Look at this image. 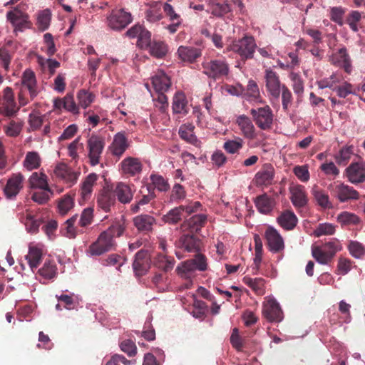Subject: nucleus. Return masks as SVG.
<instances>
[{"label":"nucleus","instance_id":"f257e3e1","mask_svg":"<svg viewBox=\"0 0 365 365\" xmlns=\"http://www.w3.org/2000/svg\"><path fill=\"white\" fill-rule=\"evenodd\" d=\"M125 228V220L123 217L113 221L109 227L102 232L98 239L88 247L87 253L91 256H100L114 250L116 246L115 238L122 236Z\"/></svg>","mask_w":365,"mask_h":365},{"label":"nucleus","instance_id":"f03ea898","mask_svg":"<svg viewBox=\"0 0 365 365\" xmlns=\"http://www.w3.org/2000/svg\"><path fill=\"white\" fill-rule=\"evenodd\" d=\"M257 48L255 38L251 35L245 34L242 38L236 40L230 44L227 50L238 54L240 59L245 61L254 57Z\"/></svg>","mask_w":365,"mask_h":365},{"label":"nucleus","instance_id":"7ed1b4c3","mask_svg":"<svg viewBox=\"0 0 365 365\" xmlns=\"http://www.w3.org/2000/svg\"><path fill=\"white\" fill-rule=\"evenodd\" d=\"M202 67L203 73L215 81L227 76L230 71L229 64L224 57L205 60Z\"/></svg>","mask_w":365,"mask_h":365},{"label":"nucleus","instance_id":"20e7f679","mask_svg":"<svg viewBox=\"0 0 365 365\" xmlns=\"http://www.w3.org/2000/svg\"><path fill=\"white\" fill-rule=\"evenodd\" d=\"M105 147L103 138L92 135L87 140L88 158L92 166L100 163L101 155Z\"/></svg>","mask_w":365,"mask_h":365},{"label":"nucleus","instance_id":"39448f33","mask_svg":"<svg viewBox=\"0 0 365 365\" xmlns=\"http://www.w3.org/2000/svg\"><path fill=\"white\" fill-rule=\"evenodd\" d=\"M250 114L257 127L261 130H267L271 129L273 123V113L269 106L257 109L252 108Z\"/></svg>","mask_w":365,"mask_h":365},{"label":"nucleus","instance_id":"423d86ee","mask_svg":"<svg viewBox=\"0 0 365 365\" xmlns=\"http://www.w3.org/2000/svg\"><path fill=\"white\" fill-rule=\"evenodd\" d=\"M264 79L267 91L269 96L278 100L283 85L281 84L279 76L271 68H267L264 72Z\"/></svg>","mask_w":365,"mask_h":365},{"label":"nucleus","instance_id":"0eeeda50","mask_svg":"<svg viewBox=\"0 0 365 365\" xmlns=\"http://www.w3.org/2000/svg\"><path fill=\"white\" fill-rule=\"evenodd\" d=\"M6 18L14 26L15 32H21L24 29L30 28L31 22L29 21L28 14L17 8L8 11Z\"/></svg>","mask_w":365,"mask_h":365},{"label":"nucleus","instance_id":"6e6552de","mask_svg":"<svg viewBox=\"0 0 365 365\" xmlns=\"http://www.w3.org/2000/svg\"><path fill=\"white\" fill-rule=\"evenodd\" d=\"M131 21V14L123 9L113 11L108 17V25L113 30L123 29Z\"/></svg>","mask_w":365,"mask_h":365},{"label":"nucleus","instance_id":"1a4fd4ad","mask_svg":"<svg viewBox=\"0 0 365 365\" xmlns=\"http://www.w3.org/2000/svg\"><path fill=\"white\" fill-rule=\"evenodd\" d=\"M24 178L21 173H14L4 187V194L9 200H14L24 187Z\"/></svg>","mask_w":365,"mask_h":365},{"label":"nucleus","instance_id":"9d476101","mask_svg":"<svg viewBox=\"0 0 365 365\" xmlns=\"http://www.w3.org/2000/svg\"><path fill=\"white\" fill-rule=\"evenodd\" d=\"M274 168L270 163L264 164L255 174L254 182L257 187H268L274 182Z\"/></svg>","mask_w":365,"mask_h":365},{"label":"nucleus","instance_id":"9b49d317","mask_svg":"<svg viewBox=\"0 0 365 365\" xmlns=\"http://www.w3.org/2000/svg\"><path fill=\"white\" fill-rule=\"evenodd\" d=\"M182 234L177 242L178 246L188 252H197L200 251L201 240L195 236V233L182 232Z\"/></svg>","mask_w":365,"mask_h":365},{"label":"nucleus","instance_id":"f8f14e48","mask_svg":"<svg viewBox=\"0 0 365 365\" xmlns=\"http://www.w3.org/2000/svg\"><path fill=\"white\" fill-rule=\"evenodd\" d=\"M262 314L270 322H279L283 319V312L279 304L274 299H268L264 303Z\"/></svg>","mask_w":365,"mask_h":365},{"label":"nucleus","instance_id":"ddd939ff","mask_svg":"<svg viewBox=\"0 0 365 365\" xmlns=\"http://www.w3.org/2000/svg\"><path fill=\"white\" fill-rule=\"evenodd\" d=\"M330 62L349 73L351 71V59L346 48L341 46L336 52L330 56Z\"/></svg>","mask_w":365,"mask_h":365},{"label":"nucleus","instance_id":"4468645a","mask_svg":"<svg viewBox=\"0 0 365 365\" xmlns=\"http://www.w3.org/2000/svg\"><path fill=\"white\" fill-rule=\"evenodd\" d=\"M267 244L271 252L278 253L284 249L282 237L278 231L272 227H268L264 232Z\"/></svg>","mask_w":365,"mask_h":365},{"label":"nucleus","instance_id":"2eb2a0df","mask_svg":"<svg viewBox=\"0 0 365 365\" xmlns=\"http://www.w3.org/2000/svg\"><path fill=\"white\" fill-rule=\"evenodd\" d=\"M176 54L181 61L192 63L202 56V50L192 46H180L178 47Z\"/></svg>","mask_w":365,"mask_h":365},{"label":"nucleus","instance_id":"dca6fc26","mask_svg":"<svg viewBox=\"0 0 365 365\" xmlns=\"http://www.w3.org/2000/svg\"><path fill=\"white\" fill-rule=\"evenodd\" d=\"M193 212L192 206L180 205L170 210L163 217V220L170 225H175Z\"/></svg>","mask_w":365,"mask_h":365},{"label":"nucleus","instance_id":"f3484780","mask_svg":"<svg viewBox=\"0 0 365 365\" xmlns=\"http://www.w3.org/2000/svg\"><path fill=\"white\" fill-rule=\"evenodd\" d=\"M235 123L245 138L253 140L257 137L256 129L251 119L242 114L237 117Z\"/></svg>","mask_w":365,"mask_h":365},{"label":"nucleus","instance_id":"a211bd4d","mask_svg":"<svg viewBox=\"0 0 365 365\" xmlns=\"http://www.w3.org/2000/svg\"><path fill=\"white\" fill-rule=\"evenodd\" d=\"M207 222V216L204 214L195 215L185 220L180 225L182 232L196 233L201 230Z\"/></svg>","mask_w":365,"mask_h":365},{"label":"nucleus","instance_id":"6ab92c4d","mask_svg":"<svg viewBox=\"0 0 365 365\" xmlns=\"http://www.w3.org/2000/svg\"><path fill=\"white\" fill-rule=\"evenodd\" d=\"M56 176L70 185L76 182L79 174L73 171L67 164L60 163L54 169Z\"/></svg>","mask_w":365,"mask_h":365},{"label":"nucleus","instance_id":"aec40b11","mask_svg":"<svg viewBox=\"0 0 365 365\" xmlns=\"http://www.w3.org/2000/svg\"><path fill=\"white\" fill-rule=\"evenodd\" d=\"M334 195L340 202H347L351 200H358L359 198V193L354 187L345 185L344 183H339L336 185L333 189Z\"/></svg>","mask_w":365,"mask_h":365},{"label":"nucleus","instance_id":"412c9836","mask_svg":"<svg viewBox=\"0 0 365 365\" xmlns=\"http://www.w3.org/2000/svg\"><path fill=\"white\" fill-rule=\"evenodd\" d=\"M115 194L108 189L103 188L97 196V206L106 212L110 211L115 204Z\"/></svg>","mask_w":365,"mask_h":365},{"label":"nucleus","instance_id":"4be33fe9","mask_svg":"<svg viewBox=\"0 0 365 365\" xmlns=\"http://www.w3.org/2000/svg\"><path fill=\"white\" fill-rule=\"evenodd\" d=\"M346 175L352 183L365 181V163H351L346 168Z\"/></svg>","mask_w":365,"mask_h":365},{"label":"nucleus","instance_id":"5701e85b","mask_svg":"<svg viewBox=\"0 0 365 365\" xmlns=\"http://www.w3.org/2000/svg\"><path fill=\"white\" fill-rule=\"evenodd\" d=\"M254 202L259 212L263 215L270 214L276 205L275 200L266 193L256 197Z\"/></svg>","mask_w":365,"mask_h":365},{"label":"nucleus","instance_id":"b1692460","mask_svg":"<svg viewBox=\"0 0 365 365\" xmlns=\"http://www.w3.org/2000/svg\"><path fill=\"white\" fill-rule=\"evenodd\" d=\"M21 84L26 87L31 99L38 95L37 81L34 72L31 69H26L21 76Z\"/></svg>","mask_w":365,"mask_h":365},{"label":"nucleus","instance_id":"393cba45","mask_svg":"<svg viewBox=\"0 0 365 365\" xmlns=\"http://www.w3.org/2000/svg\"><path fill=\"white\" fill-rule=\"evenodd\" d=\"M121 170L124 174L134 176L142 171L143 165L136 158L127 157L120 163Z\"/></svg>","mask_w":365,"mask_h":365},{"label":"nucleus","instance_id":"a878e982","mask_svg":"<svg viewBox=\"0 0 365 365\" xmlns=\"http://www.w3.org/2000/svg\"><path fill=\"white\" fill-rule=\"evenodd\" d=\"M2 107L4 108V113L5 115L8 117L14 116L19 110V108L16 107L14 98L13 91L9 87H6L4 89V102L2 103Z\"/></svg>","mask_w":365,"mask_h":365},{"label":"nucleus","instance_id":"bb28decb","mask_svg":"<svg viewBox=\"0 0 365 365\" xmlns=\"http://www.w3.org/2000/svg\"><path fill=\"white\" fill-rule=\"evenodd\" d=\"M152 84L156 93H165L170 87L171 81L165 72L159 71L153 76Z\"/></svg>","mask_w":365,"mask_h":365},{"label":"nucleus","instance_id":"cd10ccee","mask_svg":"<svg viewBox=\"0 0 365 365\" xmlns=\"http://www.w3.org/2000/svg\"><path fill=\"white\" fill-rule=\"evenodd\" d=\"M291 201L295 207H302L307 203V197L303 185H297L290 187Z\"/></svg>","mask_w":365,"mask_h":365},{"label":"nucleus","instance_id":"c85d7f7f","mask_svg":"<svg viewBox=\"0 0 365 365\" xmlns=\"http://www.w3.org/2000/svg\"><path fill=\"white\" fill-rule=\"evenodd\" d=\"M133 223L139 232H148L153 230L155 219L149 215H140L134 217Z\"/></svg>","mask_w":365,"mask_h":365},{"label":"nucleus","instance_id":"c756f323","mask_svg":"<svg viewBox=\"0 0 365 365\" xmlns=\"http://www.w3.org/2000/svg\"><path fill=\"white\" fill-rule=\"evenodd\" d=\"M133 267L137 275L142 276L145 274L149 268L146 252L140 250L136 253Z\"/></svg>","mask_w":365,"mask_h":365},{"label":"nucleus","instance_id":"7c9ffc66","mask_svg":"<svg viewBox=\"0 0 365 365\" xmlns=\"http://www.w3.org/2000/svg\"><path fill=\"white\" fill-rule=\"evenodd\" d=\"M129 145L125 135L121 133H117L113 139L110 146L111 153L113 155L118 158L121 157L128 149Z\"/></svg>","mask_w":365,"mask_h":365},{"label":"nucleus","instance_id":"2f4dec72","mask_svg":"<svg viewBox=\"0 0 365 365\" xmlns=\"http://www.w3.org/2000/svg\"><path fill=\"white\" fill-rule=\"evenodd\" d=\"M195 269H197L196 265L192 259L185 262L180 267H178L177 270L180 277L187 280L185 284V289H189L191 287V278L193 277V273Z\"/></svg>","mask_w":365,"mask_h":365},{"label":"nucleus","instance_id":"473e14b6","mask_svg":"<svg viewBox=\"0 0 365 365\" xmlns=\"http://www.w3.org/2000/svg\"><path fill=\"white\" fill-rule=\"evenodd\" d=\"M243 282L248 286L257 295H264L265 294L266 281L262 277L252 278L245 276Z\"/></svg>","mask_w":365,"mask_h":365},{"label":"nucleus","instance_id":"72a5a7b5","mask_svg":"<svg viewBox=\"0 0 365 365\" xmlns=\"http://www.w3.org/2000/svg\"><path fill=\"white\" fill-rule=\"evenodd\" d=\"M172 109L174 113L187 114L188 113L187 101L182 92H177L173 96Z\"/></svg>","mask_w":365,"mask_h":365},{"label":"nucleus","instance_id":"f704fd0d","mask_svg":"<svg viewBox=\"0 0 365 365\" xmlns=\"http://www.w3.org/2000/svg\"><path fill=\"white\" fill-rule=\"evenodd\" d=\"M175 263V259L167 253H158L153 259L154 265L165 272L173 269Z\"/></svg>","mask_w":365,"mask_h":365},{"label":"nucleus","instance_id":"c9c22d12","mask_svg":"<svg viewBox=\"0 0 365 365\" xmlns=\"http://www.w3.org/2000/svg\"><path fill=\"white\" fill-rule=\"evenodd\" d=\"M277 222L284 230H292L297 225V217L293 212L287 210L278 217Z\"/></svg>","mask_w":365,"mask_h":365},{"label":"nucleus","instance_id":"e433bc0d","mask_svg":"<svg viewBox=\"0 0 365 365\" xmlns=\"http://www.w3.org/2000/svg\"><path fill=\"white\" fill-rule=\"evenodd\" d=\"M113 192L115 194V197H118V200L123 204L129 203L133 197L130 187L123 182H119Z\"/></svg>","mask_w":365,"mask_h":365},{"label":"nucleus","instance_id":"4c0bfd02","mask_svg":"<svg viewBox=\"0 0 365 365\" xmlns=\"http://www.w3.org/2000/svg\"><path fill=\"white\" fill-rule=\"evenodd\" d=\"M209 6L211 14L217 17H221L231 11V6L227 1L220 2L217 0H210Z\"/></svg>","mask_w":365,"mask_h":365},{"label":"nucleus","instance_id":"58836bf2","mask_svg":"<svg viewBox=\"0 0 365 365\" xmlns=\"http://www.w3.org/2000/svg\"><path fill=\"white\" fill-rule=\"evenodd\" d=\"M42 259V250L36 246L30 245L28 255L26 259L28 261L29 267L33 270L38 267Z\"/></svg>","mask_w":365,"mask_h":365},{"label":"nucleus","instance_id":"ea45409f","mask_svg":"<svg viewBox=\"0 0 365 365\" xmlns=\"http://www.w3.org/2000/svg\"><path fill=\"white\" fill-rule=\"evenodd\" d=\"M148 50L151 56L157 58H162L167 54L168 47V45L162 41L153 40Z\"/></svg>","mask_w":365,"mask_h":365},{"label":"nucleus","instance_id":"a19ab883","mask_svg":"<svg viewBox=\"0 0 365 365\" xmlns=\"http://www.w3.org/2000/svg\"><path fill=\"white\" fill-rule=\"evenodd\" d=\"M98 180V175L96 173L89 174L82 183L81 195L82 198L86 200L91 195L93 187Z\"/></svg>","mask_w":365,"mask_h":365},{"label":"nucleus","instance_id":"79ce46f5","mask_svg":"<svg viewBox=\"0 0 365 365\" xmlns=\"http://www.w3.org/2000/svg\"><path fill=\"white\" fill-rule=\"evenodd\" d=\"M195 126L192 123L182 124L179 128V135L187 143L194 144L197 142V138L194 134Z\"/></svg>","mask_w":365,"mask_h":365},{"label":"nucleus","instance_id":"37998d69","mask_svg":"<svg viewBox=\"0 0 365 365\" xmlns=\"http://www.w3.org/2000/svg\"><path fill=\"white\" fill-rule=\"evenodd\" d=\"M38 272L43 279H51L56 276V264L53 261L46 260L43 267L38 269Z\"/></svg>","mask_w":365,"mask_h":365},{"label":"nucleus","instance_id":"c03bdc74","mask_svg":"<svg viewBox=\"0 0 365 365\" xmlns=\"http://www.w3.org/2000/svg\"><path fill=\"white\" fill-rule=\"evenodd\" d=\"M152 188L157 189L160 192H166L170 189V185L166 179L158 174H151L150 176Z\"/></svg>","mask_w":365,"mask_h":365},{"label":"nucleus","instance_id":"a18cd8bd","mask_svg":"<svg viewBox=\"0 0 365 365\" xmlns=\"http://www.w3.org/2000/svg\"><path fill=\"white\" fill-rule=\"evenodd\" d=\"M29 183L32 188H40L44 190H49V187L47 183L46 175L44 174H38L34 173L30 178Z\"/></svg>","mask_w":365,"mask_h":365},{"label":"nucleus","instance_id":"49530a36","mask_svg":"<svg viewBox=\"0 0 365 365\" xmlns=\"http://www.w3.org/2000/svg\"><path fill=\"white\" fill-rule=\"evenodd\" d=\"M353 153L354 147L352 145L344 146L340 149L339 153L335 155V161L339 165H346L349 161Z\"/></svg>","mask_w":365,"mask_h":365},{"label":"nucleus","instance_id":"de8ad7c7","mask_svg":"<svg viewBox=\"0 0 365 365\" xmlns=\"http://www.w3.org/2000/svg\"><path fill=\"white\" fill-rule=\"evenodd\" d=\"M338 222L342 225H356L360 223V218L354 213L342 212L337 217Z\"/></svg>","mask_w":365,"mask_h":365},{"label":"nucleus","instance_id":"09e8293b","mask_svg":"<svg viewBox=\"0 0 365 365\" xmlns=\"http://www.w3.org/2000/svg\"><path fill=\"white\" fill-rule=\"evenodd\" d=\"M41 165V158L38 153L29 152L26 155L24 166L29 170L37 169Z\"/></svg>","mask_w":365,"mask_h":365},{"label":"nucleus","instance_id":"8fccbe9b","mask_svg":"<svg viewBox=\"0 0 365 365\" xmlns=\"http://www.w3.org/2000/svg\"><path fill=\"white\" fill-rule=\"evenodd\" d=\"M312 194L319 205L324 208H329L331 207V203L329 200L328 195L320 190L318 186H314L312 188Z\"/></svg>","mask_w":365,"mask_h":365},{"label":"nucleus","instance_id":"3c124183","mask_svg":"<svg viewBox=\"0 0 365 365\" xmlns=\"http://www.w3.org/2000/svg\"><path fill=\"white\" fill-rule=\"evenodd\" d=\"M312 254L313 257L322 264H328L332 261V257L328 255L319 246L314 247L312 249Z\"/></svg>","mask_w":365,"mask_h":365},{"label":"nucleus","instance_id":"603ef678","mask_svg":"<svg viewBox=\"0 0 365 365\" xmlns=\"http://www.w3.org/2000/svg\"><path fill=\"white\" fill-rule=\"evenodd\" d=\"M51 14L50 10L45 9L39 12L37 16V26L39 30L43 31L46 30L51 22Z\"/></svg>","mask_w":365,"mask_h":365},{"label":"nucleus","instance_id":"864d4df0","mask_svg":"<svg viewBox=\"0 0 365 365\" xmlns=\"http://www.w3.org/2000/svg\"><path fill=\"white\" fill-rule=\"evenodd\" d=\"M78 219V215H75L71 218L68 219L65 222V230L66 231V235L68 238H75L78 233H83V230H78L74 226Z\"/></svg>","mask_w":365,"mask_h":365},{"label":"nucleus","instance_id":"5fc2aeb1","mask_svg":"<svg viewBox=\"0 0 365 365\" xmlns=\"http://www.w3.org/2000/svg\"><path fill=\"white\" fill-rule=\"evenodd\" d=\"M244 141L241 138H237L235 140H228L225 142L223 148L230 154H235L243 147Z\"/></svg>","mask_w":365,"mask_h":365},{"label":"nucleus","instance_id":"6e6d98bb","mask_svg":"<svg viewBox=\"0 0 365 365\" xmlns=\"http://www.w3.org/2000/svg\"><path fill=\"white\" fill-rule=\"evenodd\" d=\"M348 250L351 255L355 258L360 259L365 256V247L358 241H350Z\"/></svg>","mask_w":365,"mask_h":365},{"label":"nucleus","instance_id":"4d7b16f0","mask_svg":"<svg viewBox=\"0 0 365 365\" xmlns=\"http://www.w3.org/2000/svg\"><path fill=\"white\" fill-rule=\"evenodd\" d=\"M78 106L83 108L89 106L94 100V95L86 90H80L77 94Z\"/></svg>","mask_w":365,"mask_h":365},{"label":"nucleus","instance_id":"13d9d810","mask_svg":"<svg viewBox=\"0 0 365 365\" xmlns=\"http://www.w3.org/2000/svg\"><path fill=\"white\" fill-rule=\"evenodd\" d=\"M328 255L334 258L336 253L342 249L339 241L336 239H333L331 241L324 243L322 246H319Z\"/></svg>","mask_w":365,"mask_h":365},{"label":"nucleus","instance_id":"bf43d9fd","mask_svg":"<svg viewBox=\"0 0 365 365\" xmlns=\"http://www.w3.org/2000/svg\"><path fill=\"white\" fill-rule=\"evenodd\" d=\"M81 137L78 136L73 141H72L68 145V155L73 160H76L78 159L79 155L78 154V150L83 148V144L82 143H81Z\"/></svg>","mask_w":365,"mask_h":365},{"label":"nucleus","instance_id":"052dcab7","mask_svg":"<svg viewBox=\"0 0 365 365\" xmlns=\"http://www.w3.org/2000/svg\"><path fill=\"white\" fill-rule=\"evenodd\" d=\"M152 42L151 33L144 28L138 39L137 46L142 49H148Z\"/></svg>","mask_w":365,"mask_h":365},{"label":"nucleus","instance_id":"680f3d73","mask_svg":"<svg viewBox=\"0 0 365 365\" xmlns=\"http://www.w3.org/2000/svg\"><path fill=\"white\" fill-rule=\"evenodd\" d=\"M74 205L73 199L70 195H65L58 202V210L61 215L66 214Z\"/></svg>","mask_w":365,"mask_h":365},{"label":"nucleus","instance_id":"e2e57ef3","mask_svg":"<svg viewBox=\"0 0 365 365\" xmlns=\"http://www.w3.org/2000/svg\"><path fill=\"white\" fill-rule=\"evenodd\" d=\"M64 107L63 108L73 114H78L79 113L78 106L76 105L73 96L71 93H67L63 98Z\"/></svg>","mask_w":365,"mask_h":365},{"label":"nucleus","instance_id":"0e129e2a","mask_svg":"<svg viewBox=\"0 0 365 365\" xmlns=\"http://www.w3.org/2000/svg\"><path fill=\"white\" fill-rule=\"evenodd\" d=\"M293 173L303 182H307L309 180L310 175L307 165L295 166L293 169Z\"/></svg>","mask_w":365,"mask_h":365},{"label":"nucleus","instance_id":"69168bd1","mask_svg":"<svg viewBox=\"0 0 365 365\" xmlns=\"http://www.w3.org/2000/svg\"><path fill=\"white\" fill-rule=\"evenodd\" d=\"M333 91H336L337 96L340 98H346L348 95L354 93L353 86L347 82H344L339 86H335L333 88Z\"/></svg>","mask_w":365,"mask_h":365},{"label":"nucleus","instance_id":"338daca9","mask_svg":"<svg viewBox=\"0 0 365 365\" xmlns=\"http://www.w3.org/2000/svg\"><path fill=\"white\" fill-rule=\"evenodd\" d=\"M93 209L88 207L83 210L81 213L78 224L81 227H86L91 225L93 217Z\"/></svg>","mask_w":365,"mask_h":365},{"label":"nucleus","instance_id":"774afa93","mask_svg":"<svg viewBox=\"0 0 365 365\" xmlns=\"http://www.w3.org/2000/svg\"><path fill=\"white\" fill-rule=\"evenodd\" d=\"M155 106L161 113H165L168 108V98L164 93H157V97L154 98Z\"/></svg>","mask_w":365,"mask_h":365}]
</instances>
